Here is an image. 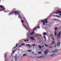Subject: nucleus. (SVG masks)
Returning a JSON list of instances; mask_svg holds the SVG:
<instances>
[{
  "label": "nucleus",
  "mask_w": 61,
  "mask_h": 61,
  "mask_svg": "<svg viewBox=\"0 0 61 61\" xmlns=\"http://www.w3.org/2000/svg\"><path fill=\"white\" fill-rule=\"evenodd\" d=\"M12 11L9 14V15H12V14H16L17 13V11H16V9H15L13 8L12 10Z\"/></svg>",
  "instance_id": "1"
},
{
  "label": "nucleus",
  "mask_w": 61,
  "mask_h": 61,
  "mask_svg": "<svg viewBox=\"0 0 61 61\" xmlns=\"http://www.w3.org/2000/svg\"><path fill=\"white\" fill-rule=\"evenodd\" d=\"M2 8V9L3 10H5V7L4 6H3L2 5H0V8Z\"/></svg>",
  "instance_id": "2"
},
{
  "label": "nucleus",
  "mask_w": 61,
  "mask_h": 61,
  "mask_svg": "<svg viewBox=\"0 0 61 61\" xmlns=\"http://www.w3.org/2000/svg\"><path fill=\"white\" fill-rule=\"evenodd\" d=\"M60 32H59L58 35L57 36V38H58L59 39H60Z\"/></svg>",
  "instance_id": "3"
},
{
  "label": "nucleus",
  "mask_w": 61,
  "mask_h": 61,
  "mask_svg": "<svg viewBox=\"0 0 61 61\" xmlns=\"http://www.w3.org/2000/svg\"><path fill=\"white\" fill-rule=\"evenodd\" d=\"M44 54L45 55H47V54H48V51H45L44 52Z\"/></svg>",
  "instance_id": "4"
},
{
  "label": "nucleus",
  "mask_w": 61,
  "mask_h": 61,
  "mask_svg": "<svg viewBox=\"0 0 61 61\" xmlns=\"http://www.w3.org/2000/svg\"><path fill=\"white\" fill-rule=\"evenodd\" d=\"M61 44V43L60 42H58L57 43V46H60V45Z\"/></svg>",
  "instance_id": "5"
},
{
  "label": "nucleus",
  "mask_w": 61,
  "mask_h": 61,
  "mask_svg": "<svg viewBox=\"0 0 61 61\" xmlns=\"http://www.w3.org/2000/svg\"><path fill=\"white\" fill-rule=\"evenodd\" d=\"M30 38L32 40H35V39H34V38L33 37H30Z\"/></svg>",
  "instance_id": "6"
},
{
  "label": "nucleus",
  "mask_w": 61,
  "mask_h": 61,
  "mask_svg": "<svg viewBox=\"0 0 61 61\" xmlns=\"http://www.w3.org/2000/svg\"><path fill=\"white\" fill-rule=\"evenodd\" d=\"M18 45V43H16V45H15V47H14L13 48V49H14L15 48H16V47H17V45Z\"/></svg>",
  "instance_id": "7"
},
{
  "label": "nucleus",
  "mask_w": 61,
  "mask_h": 61,
  "mask_svg": "<svg viewBox=\"0 0 61 61\" xmlns=\"http://www.w3.org/2000/svg\"><path fill=\"white\" fill-rule=\"evenodd\" d=\"M18 17L20 19H22V18L21 17V15H18Z\"/></svg>",
  "instance_id": "8"
},
{
  "label": "nucleus",
  "mask_w": 61,
  "mask_h": 61,
  "mask_svg": "<svg viewBox=\"0 0 61 61\" xmlns=\"http://www.w3.org/2000/svg\"><path fill=\"white\" fill-rule=\"evenodd\" d=\"M43 37H42V38H44L45 39V40H46V36H45L44 35L43 36Z\"/></svg>",
  "instance_id": "9"
},
{
  "label": "nucleus",
  "mask_w": 61,
  "mask_h": 61,
  "mask_svg": "<svg viewBox=\"0 0 61 61\" xmlns=\"http://www.w3.org/2000/svg\"><path fill=\"white\" fill-rule=\"evenodd\" d=\"M26 46H29V47H30V45L29 44H26L25 45Z\"/></svg>",
  "instance_id": "10"
},
{
  "label": "nucleus",
  "mask_w": 61,
  "mask_h": 61,
  "mask_svg": "<svg viewBox=\"0 0 61 61\" xmlns=\"http://www.w3.org/2000/svg\"><path fill=\"white\" fill-rule=\"evenodd\" d=\"M42 35H46V32H44L42 33Z\"/></svg>",
  "instance_id": "11"
},
{
  "label": "nucleus",
  "mask_w": 61,
  "mask_h": 61,
  "mask_svg": "<svg viewBox=\"0 0 61 61\" xmlns=\"http://www.w3.org/2000/svg\"><path fill=\"white\" fill-rule=\"evenodd\" d=\"M33 30L32 32H34L35 30H36V28H34L33 29Z\"/></svg>",
  "instance_id": "12"
},
{
  "label": "nucleus",
  "mask_w": 61,
  "mask_h": 61,
  "mask_svg": "<svg viewBox=\"0 0 61 61\" xmlns=\"http://www.w3.org/2000/svg\"><path fill=\"white\" fill-rule=\"evenodd\" d=\"M44 46L45 47H49V46L46 44H45Z\"/></svg>",
  "instance_id": "13"
},
{
  "label": "nucleus",
  "mask_w": 61,
  "mask_h": 61,
  "mask_svg": "<svg viewBox=\"0 0 61 61\" xmlns=\"http://www.w3.org/2000/svg\"><path fill=\"white\" fill-rule=\"evenodd\" d=\"M52 14V13H51L49 15V16H48V17H47L48 19H49V17H50V16Z\"/></svg>",
  "instance_id": "14"
},
{
  "label": "nucleus",
  "mask_w": 61,
  "mask_h": 61,
  "mask_svg": "<svg viewBox=\"0 0 61 61\" xmlns=\"http://www.w3.org/2000/svg\"><path fill=\"white\" fill-rule=\"evenodd\" d=\"M38 40H40L39 41V42H40V43H41V42L42 41V40H41V39H40V38H39Z\"/></svg>",
  "instance_id": "15"
},
{
  "label": "nucleus",
  "mask_w": 61,
  "mask_h": 61,
  "mask_svg": "<svg viewBox=\"0 0 61 61\" xmlns=\"http://www.w3.org/2000/svg\"><path fill=\"white\" fill-rule=\"evenodd\" d=\"M58 28V27H56L54 28V30H57V28Z\"/></svg>",
  "instance_id": "16"
},
{
  "label": "nucleus",
  "mask_w": 61,
  "mask_h": 61,
  "mask_svg": "<svg viewBox=\"0 0 61 61\" xmlns=\"http://www.w3.org/2000/svg\"><path fill=\"white\" fill-rule=\"evenodd\" d=\"M38 47L41 49H42V47H41V46L40 45L38 46Z\"/></svg>",
  "instance_id": "17"
},
{
  "label": "nucleus",
  "mask_w": 61,
  "mask_h": 61,
  "mask_svg": "<svg viewBox=\"0 0 61 61\" xmlns=\"http://www.w3.org/2000/svg\"><path fill=\"white\" fill-rule=\"evenodd\" d=\"M16 50H17V49H16L15 50H14L13 53H15V51H16Z\"/></svg>",
  "instance_id": "18"
},
{
  "label": "nucleus",
  "mask_w": 61,
  "mask_h": 61,
  "mask_svg": "<svg viewBox=\"0 0 61 61\" xmlns=\"http://www.w3.org/2000/svg\"><path fill=\"white\" fill-rule=\"evenodd\" d=\"M34 32H32L30 34V35H33V34H34Z\"/></svg>",
  "instance_id": "19"
},
{
  "label": "nucleus",
  "mask_w": 61,
  "mask_h": 61,
  "mask_svg": "<svg viewBox=\"0 0 61 61\" xmlns=\"http://www.w3.org/2000/svg\"><path fill=\"white\" fill-rule=\"evenodd\" d=\"M55 54H53L52 55L50 56H55Z\"/></svg>",
  "instance_id": "20"
},
{
  "label": "nucleus",
  "mask_w": 61,
  "mask_h": 61,
  "mask_svg": "<svg viewBox=\"0 0 61 61\" xmlns=\"http://www.w3.org/2000/svg\"><path fill=\"white\" fill-rule=\"evenodd\" d=\"M55 36H56V31H55Z\"/></svg>",
  "instance_id": "21"
},
{
  "label": "nucleus",
  "mask_w": 61,
  "mask_h": 61,
  "mask_svg": "<svg viewBox=\"0 0 61 61\" xmlns=\"http://www.w3.org/2000/svg\"><path fill=\"white\" fill-rule=\"evenodd\" d=\"M48 19V18L47 17V19L44 20V21H47V20Z\"/></svg>",
  "instance_id": "22"
},
{
  "label": "nucleus",
  "mask_w": 61,
  "mask_h": 61,
  "mask_svg": "<svg viewBox=\"0 0 61 61\" xmlns=\"http://www.w3.org/2000/svg\"><path fill=\"white\" fill-rule=\"evenodd\" d=\"M21 22L22 23H24V21L23 20H21Z\"/></svg>",
  "instance_id": "23"
},
{
  "label": "nucleus",
  "mask_w": 61,
  "mask_h": 61,
  "mask_svg": "<svg viewBox=\"0 0 61 61\" xmlns=\"http://www.w3.org/2000/svg\"><path fill=\"white\" fill-rule=\"evenodd\" d=\"M28 52H31L32 51L31 50H29L28 51Z\"/></svg>",
  "instance_id": "24"
},
{
  "label": "nucleus",
  "mask_w": 61,
  "mask_h": 61,
  "mask_svg": "<svg viewBox=\"0 0 61 61\" xmlns=\"http://www.w3.org/2000/svg\"><path fill=\"white\" fill-rule=\"evenodd\" d=\"M41 53H42V52L41 51H39V52H38L39 54H41Z\"/></svg>",
  "instance_id": "25"
},
{
  "label": "nucleus",
  "mask_w": 61,
  "mask_h": 61,
  "mask_svg": "<svg viewBox=\"0 0 61 61\" xmlns=\"http://www.w3.org/2000/svg\"><path fill=\"white\" fill-rule=\"evenodd\" d=\"M26 55V54H24L23 55V56H25Z\"/></svg>",
  "instance_id": "26"
},
{
  "label": "nucleus",
  "mask_w": 61,
  "mask_h": 61,
  "mask_svg": "<svg viewBox=\"0 0 61 61\" xmlns=\"http://www.w3.org/2000/svg\"><path fill=\"white\" fill-rule=\"evenodd\" d=\"M54 19H51V21H52V20H53V21H54Z\"/></svg>",
  "instance_id": "27"
},
{
  "label": "nucleus",
  "mask_w": 61,
  "mask_h": 61,
  "mask_svg": "<svg viewBox=\"0 0 61 61\" xmlns=\"http://www.w3.org/2000/svg\"><path fill=\"white\" fill-rule=\"evenodd\" d=\"M23 45H25V43H22L21 44V46H23Z\"/></svg>",
  "instance_id": "28"
},
{
  "label": "nucleus",
  "mask_w": 61,
  "mask_h": 61,
  "mask_svg": "<svg viewBox=\"0 0 61 61\" xmlns=\"http://www.w3.org/2000/svg\"><path fill=\"white\" fill-rule=\"evenodd\" d=\"M38 36H41V37H42V35L41 34H38Z\"/></svg>",
  "instance_id": "29"
},
{
  "label": "nucleus",
  "mask_w": 61,
  "mask_h": 61,
  "mask_svg": "<svg viewBox=\"0 0 61 61\" xmlns=\"http://www.w3.org/2000/svg\"><path fill=\"white\" fill-rule=\"evenodd\" d=\"M41 22H43V23H45V21L44 20H41Z\"/></svg>",
  "instance_id": "30"
},
{
  "label": "nucleus",
  "mask_w": 61,
  "mask_h": 61,
  "mask_svg": "<svg viewBox=\"0 0 61 61\" xmlns=\"http://www.w3.org/2000/svg\"><path fill=\"white\" fill-rule=\"evenodd\" d=\"M56 17H58V18H60V17H59V16H58V15H56Z\"/></svg>",
  "instance_id": "31"
},
{
  "label": "nucleus",
  "mask_w": 61,
  "mask_h": 61,
  "mask_svg": "<svg viewBox=\"0 0 61 61\" xmlns=\"http://www.w3.org/2000/svg\"><path fill=\"white\" fill-rule=\"evenodd\" d=\"M22 25L23 26H25V24H24L23 23H22Z\"/></svg>",
  "instance_id": "32"
},
{
  "label": "nucleus",
  "mask_w": 61,
  "mask_h": 61,
  "mask_svg": "<svg viewBox=\"0 0 61 61\" xmlns=\"http://www.w3.org/2000/svg\"><path fill=\"white\" fill-rule=\"evenodd\" d=\"M58 13H61V12L60 11H58Z\"/></svg>",
  "instance_id": "33"
},
{
  "label": "nucleus",
  "mask_w": 61,
  "mask_h": 61,
  "mask_svg": "<svg viewBox=\"0 0 61 61\" xmlns=\"http://www.w3.org/2000/svg\"><path fill=\"white\" fill-rule=\"evenodd\" d=\"M41 58V57H43L42 56H41L40 57H39L38 58Z\"/></svg>",
  "instance_id": "34"
},
{
  "label": "nucleus",
  "mask_w": 61,
  "mask_h": 61,
  "mask_svg": "<svg viewBox=\"0 0 61 61\" xmlns=\"http://www.w3.org/2000/svg\"><path fill=\"white\" fill-rule=\"evenodd\" d=\"M36 45V44H33L32 45V46H35Z\"/></svg>",
  "instance_id": "35"
},
{
  "label": "nucleus",
  "mask_w": 61,
  "mask_h": 61,
  "mask_svg": "<svg viewBox=\"0 0 61 61\" xmlns=\"http://www.w3.org/2000/svg\"><path fill=\"white\" fill-rule=\"evenodd\" d=\"M13 54H14V53H12V54H11V56H13Z\"/></svg>",
  "instance_id": "36"
},
{
  "label": "nucleus",
  "mask_w": 61,
  "mask_h": 61,
  "mask_svg": "<svg viewBox=\"0 0 61 61\" xmlns=\"http://www.w3.org/2000/svg\"><path fill=\"white\" fill-rule=\"evenodd\" d=\"M6 55H5V58H6Z\"/></svg>",
  "instance_id": "37"
},
{
  "label": "nucleus",
  "mask_w": 61,
  "mask_h": 61,
  "mask_svg": "<svg viewBox=\"0 0 61 61\" xmlns=\"http://www.w3.org/2000/svg\"><path fill=\"white\" fill-rule=\"evenodd\" d=\"M55 52H56V51H53L52 52V53H55Z\"/></svg>",
  "instance_id": "38"
},
{
  "label": "nucleus",
  "mask_w": 61,
  "mask_h": 61,
  "mask_svg": "<svg viewBox=\"0 0 61 61\" xmlns=\"http://www.w3.org/2000/svg\"><path fill=\"white\" fill-rule=\"evenodd\" d=\"M27 42H28V39H26Z\"/></svg>",
  "instance_id": "39"
},
{
  "label": "nucleus",
  "mask_w": 61,
  "mask_h": 61,
  "mask_svg": "<svg viewBox=\"0 0 61 61\" xmlns=\"http://www.w3.org/2000/svg\"><path fill=\"white\" fill-rule=\"evenodd\" d=\"M40 28V26H38V29H39V28Z\"/></svg>",
  "instance_id": "40"
},
{
  "label": "nucleus",
  "mask_w": 61,
  "mask_h": 61,
  "mask_svg": "<svg viewBox=\"0 0 61 61\" xmlns=\"http://www.w3.org/2000/svg\"><path fill=\"white\" fill-rule=\"evenodd\" d=\"M37 28H38V25L37 26Z\"/></svg>",
  "instance_id": "41"
},
{
  "label": "nucleus",
  "mask_w": 61,
  "mask_h": 61,
  "mask_svg": "<svg viewBox=\"0 0 61 61\" xmlns=\"http://www.w3.org/2000/svg\"><path fill=\"white\" fill-rule=\"evenodd\" d=\"M22 46L21 45H20V46H19V47H21V46Z\"/></svg>",
  "instance_id": "42"
},
{
  "label": "nucleus",
  "mask_w": 61,
  "mask_h": 61,
  "mask_svg": "<svg viewBox=\"0 0 61 61\" xmlns=\"http://www.w3.org/2000/svg\"><path fill=\"white\" fill-rule=\"evenodd\" d=\"M26 23H27V25H28V23L27 22V21H26Z\"/></svg>",
  "instance_id": "43"
},
{
  "label": "nucleus",
  "mask_w": 61,
  "mask_h": 61,
  "mask_svg": "<svg viewBox=\"0 0 61 61\" xmlns=\"http://www.w3.org/2000/svg\"><path fill=\"white\" fill-rule=\"evenodd\" d=\"M24 41H25V42H26V40H24Z\"/></svg>",
  "instance_id": "44"
},
{
  "label": "nucleus",
  "mask_w": 61,
  "mask_h": 61,
  "mask_svg": "<svg viewBox=\"0 0 61 61\" xmlns=\"http://www.w3.org/2000/svg\"><path fill=\"white\" fill-rule=\"evenodd\" d=\"M19 13H17V15H19Z\"/></svg>",
  "instance_id": "45"
},
{
  "label": "nucleus",
  "mask_w": 61,
  "mask_h": 61,
  "mask_svg": "<svg viewBox=\"0 0 61 61\" xmlns=\"http://www.w3.org/2000/svg\"><path fill=\"white\" fill-rule=\"evenodd\" d=\"M24 19H25V20L26 21V19L25 18H24Z\"/></svg>",
  "instance_id": "46"
},
{
  "label": "nucleus",
  "mask_w": 61,
  "mask_h": 61,
  "mask_svg": "<svg viewBox=\"0 0 61 61\" xmlns=\"http://www.w3.org/2000/svg\"><path fill=\"white\" fill-rule=\"evenodd\" d=\"M44 47V46L43 45L42 46V47Z\"/></svg>",
  "instance_id": "47"
},
{
  "label": "nucleus",
  "mask_w": 61,
  "mask_h": 61,
  "mask_svg": "<svg viewBox=\"0 0 61 61\" xmlns=\"http://www.w3.org/2000/svg\"><path fill=\"white\" fill-rule=\"evenodd\" d=\"M59 15H60V16H61V14H59Z\"/></svg>",
  "instance_id": "48"
},
{
  "label": "nucleus",
  "mask_w": 61,
  "mask_h": 61,
  "mask_svg": "<svg viewBox=\"0 0 61 61\" xmlns=\"http://www.w3.org/2000/svg\"><path fill=\"white\" fill-rule=\"evenodd\" d=\"M45 23H48L47 21H46Z\"/></svg>",
  "instance_id": "49"
},
{
  "label": "nucleus",
  "mask_w": 61,
  "mask_h": 61,
  "mask_svg": "<svg viewBox=\"0 0 61 61\" xmlns=\"http://www.w3.org/2000/svg\"><path fill=\"white\" fill-rule=\"evenodd\" d=\"M59 14L58 13V12H56V14Z\"/></svg>",
  "instance_id": "50"
},
{
  "label": "nucleus",
  "mask_w": 61,
  "mask_h": 61,
  "mask_svg": "<svg viewBox=\"0 0 61 61\" xmlns=\"http://www.w3.org/2000/svg\"><path fill=\"white\" fill-rule=\"evenodd\" d=\"M4 55H5V56L6 55V53H5V54H4Z\"/></svg>",
  "instance_id": "51"
},
{
  "label": "nucleus",
  "mask_w": 61,
  "mask_h": 61,
  "mask_svg": "<svg viewBox=\"0 0 61 61\" xmlns=\"http://www.w3.org/2000/svg\"><path fill=\"white\" fill-rule=\"evenodd\" d=\"M17 56H16L14 58L15 59V58H16L17 57Z\"/></svg>",
  "instance_id": "52"
},
{
  "label": "nucleus",
  "mask_w": 61,
  "mask_h": 61,
  "mask_svg": "<svg viewBox=\"0 0 61 61\" xmlns=\"http://www.w3.org/2000/svg\"><path fill=\"white\" fill-rule=\"evenodd\" d=\"M11 61H14L13 60H11Z\"/></svg>",
  "instance_id": "53"
},
{
  "label": "nucleus",
  "mask_w": 61,
  "mask_h": 61,
  "mask_svg": "<svg viewBox=\"0 0 61 61\" xmlns=\"http://www.w3.org/2000/svg\"><path fill=\"white\" fill-rule=\"evenodd\" d=\"M56 50H57L56 49V50H55V51L56 52Z\"/></svg>",
  "instance_id": "54"
},
{
  "label": "nucleus",
  "mask_w": 61,
  "mask_h": 61,
  "mask_svg": "<svg viewBox=\"0 0 61 61\" xmlns=\"http://www.w3.org/2000/svg\"><path fill=\"white\" fill-rule=\"evenodd\" d=\"M9 58H8L7 59V60H8V59H9Z\"/></svg>",
  "instance_id": "55"
},
{
  "label": "nucleus",
  "mask_w": 61,
  "mask_h": 61,
  "mask_svg": "<svg viewBox=\"0 0 61 61\" xmlns=\"http://www.w3.org/2000/svg\"><path fill=\"white\" fill-rule=\"evenodd\" d=\"M48 39H49H49L50 38V37H48Z\"/></svg>",
  "instance_id": "56"
},
{
  "label": "nucleus",
  "mask_w": 61,
  "mask_h": 61,
  "mask_svg": "<svg viewBox=\"0 0 61 61\" xmlns=\"http://www.w3.org/2000/svg\"><path fill=\"white\" fill-rule=\"evenodd\" d=\"M46 22H45L44 23H43V25H45V23Z\"/></svg>",
  "instance_id": "57"
},
{
  "label": "nucleus",
  "mask_w": 61,
  "mask_h": 61,
  "mask_svg": "<svg viewBox=\"0 0 61 61\" xmlns=\"http://www.w3.org/2000/svg\"><path fill=\"white\" fill-rule=\"evenodd\" d=\"M14 60H15V61H16V59H14Z\"/></svg>",
  "instance_id": "58"
},
{
  "label": "nucleus",
  "mask_w": 61,
  "mask_h": 61,
  "mask_svg": "<svg viewBox=\"0 0 61 61\" xmlns=\"http://www.w3.org/2000/svg\"><path fill=\"white\" fill-rule=\"evenodd\" d=\"M56 46H55V48H56Z\"/></svg>",
  "instance_id": "59"
},
{
  "label": "nucleus",
  "mask_w": 61,
  "mask_h": 61,
  "mask_svg": "<svg viewBox=\"0 0 61 61\" xmlns=\"http://www.w3.org/2000/svg\"><path fill=\"white\" fill-rule=\"evenodd\" d=\"M53 40H54V38H53Z\"/></svg>",
  "instance_id": "60"
},
{
  "label": "nucleus",
  "mask_w": 61,
  "mask_h": 61,
  "mask_svg": "<svg viewBox=\"0 0 61 61\" xmlns=\"http://www.w3.org/2000/svg\"><path fill=\"white\" fill-rule=\"evenodd\" d=\"M46 51H48V50L47 49L46 50Z\"/></svg>",
  "instance_id": "61"
},
{
  "label": "nucleus",
  "mask_w": 61,
  "mask_h": 61,
  "mask_svg": "<svg viewBox=\"0 0 61 61\" xmlns=\"http://www.w3.org/2000/svg\"><path fill=\"white\" fill-rule=\"evenodd\" d=\"M58 21H60V20H58Z\"/></svg>",
  "instance_id": "62"
},
{
  "label": "nucleus",
  "mask_w": 61,
  "mask_h": 61,
  "mask_svg": "<svg viewBox=\"0 0 61 61\" xmlns=\"http://www.w3.org/2000/svg\"><path fill=\"white\" fill-rule=\"evenodd\" d=\"M52 36V35H51V36Z\"/></svg>",
  "instance_id": "63"
},
{
  "label": "nucleus",
  "mask_w": 61,
  "mask_h": 61,
  "mask_svg": "<svg viewBox=\"0 0 61 61\" xmlns=\"http://www.w3.org/2000/svg\"><path fill=\"white\" fill-rule=\"evenodd\" d=\"M12 57H14V56H12Z\"/></svg>",
  "instance_id": "64"
}]
</instances>
